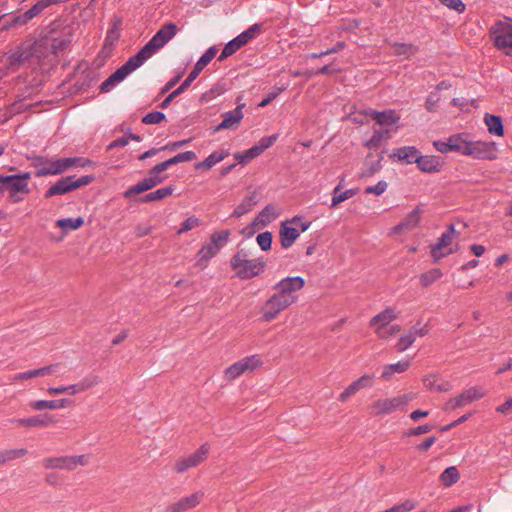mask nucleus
<instances>
[{
	"instance_id": "f257e3e1",
	"label": "nucleus",
	"mask_w": 512,
	"mask_h": 512,
	"mask_svg": "<svg viewBox=\"0 0 512 512\" xmlns=\"http://www.w3.org/2000/svg\"><path fill=\"white\" fill-rule=\"evenodd\" d=\"M305 285L300 276L286 277L273 286L274 293L264 302L260 313L264 322H270L298 300V292Z\"/></svg>"
},
{
	"instance_id": "f03ea898",
	"label": "nucleus",
	"mask_w": 512,
	"mask_h": 512,
	"mask_svg": "<svg viewBox=\"0 0 512 512\" xmlns=\"http://www.w3.org/2000/svg\"><path fill=\"white\" fill-rule=\"evenodd\" d=\"M31 174L29 172L7 175H0V193H7L8 200L11 203L22 202L30 193L29 180Z\"/></svg>"
},
{
	"instance_id": "7ed1b4c3",
	"label": "nucleus",
	"mask_w": 512,
	"mask_h": 512,
	"mask_svg": "<svg viewBox=\"0 0 512 512\" xmlns=\"http://www.w3.org/2000/svg\"><path fill=\"white\" fill-rule=\"evenodd\" d=\"M230 264L238 278L251 279L264 271L266 262L263 258L249 259L248 253L242 249L233 255Z\"/></svg>"
},
{
	"instance_id": "20e7f679",
	"label": "nucleus",
	"mask_w": 512,
	"mask_h": 512,
	"mask_svg": "<svg viewBox=\"0 0 512 512\" xmlns=\"http://www.w3.org/2000/svg\"><path fill=\"white\" fill-rule=\"evenodd\" d=\"M177 26L172 23H166L161 29L138 51L134 57L141 65L152 57L159 49L164 47L177 33Z\"/></svg>"
},
{
	"instance_id": "39448f33",
	"label": "nucleus",
	"mask_w": 512,
	"mask_h": 512,
	"mask_svg": "<svg viewBox=\"0 0 512 512\" xmlns=\"http://www.w3.org/2000/svg\"><path fill=\"white\" fill-rule=\"evenodd\" d=\"M217 49L216 47H210L207 51L199 58V60L194 65L192 71L189 73L188 77L182 82V84L171 92L160 104V107L166 109L170 103L180 94H182L191 83L198 77L200 72L212 61V59L216 56Z\"/></svg>"
},
{
	"instance_id": "423d86ee",
	"label": "nucleus",
	"mask_w": 512,
	"mask_h": 512,
	"mask_svg": "<svg viewBox=\"0 0 512 512\" xmlns=\"http://www.w3.org/2000/svg\"><path fill=\"white\" fill-rule=\"evenodd\" d=\"M230 235V230L212 233L210 241L204 244L196 255V266L205 269L209 260L215 257L228 242Z\"/></svg>"
},
{
	"instance_id": "0eeeda50",
	"label": "nucleus",
	"mask_w": 512,
	"mask_h": 512,
	"mask_svg": "<svg viewBox=\"0 0 512 512\" xmlns=\"http://www.w3.org/2000/svg\"><path fill=\"white\" fill-rule=\"evenodd\" d=\"M413 400V395L403 394L392 398L378 399L371 404V413L374 416H383L403 410Z\"/></svg>"
},
{
	"instance_id": "6e6552de",
	"label": "nucleus",
	"mask_w": 512,
	"mask_h": 512,
	"mask_svg": "<svg viewBox=\"0 0 512 512\" xmlns=\"http://www.w3.org/2000/svg\"><path fill=\"white\" fill-rule=\"evenodd\" d=\"M93 180L94 176L92 175H85L78 179H75L73 176L63 177L45 192V197L51 198L56 195L66 194L70 191L90 184Z\"/></svg>"
},
{
	"instance_id": "1a4fd4ad",
	"label": "nucleus",
	"mask_w": 512,
	"mask_h": 512,
	"mask_svg": "<svg viewBox=\"0 0 512 512\" xmlns=\"http://www.w3.org/2000/svg\"><path fill=\"white\" fill-rule=\"evenodd\" d=\"M163 171L158 165H155L148 173V176L137 184L129 187L123 194L124 198H131L133 195L146 192L159 184L163 183L167 179V175L162 174Z\"/></svg>"
},
{
	"instance_id": "9d476101",
	"label": "nucleus",
	"mask_w": 512,
	"mask_h": 512,
	"mask_svg": "<svg viewBox=\"0 0 512 512\" xmlns=\"http://www.w3.org/2000/svg\"><path fill=\"white\" fill-rule=\"evenodd\" d=\"M87 464L88 457L86 455L47 457L42 460V465L45 469H65L71 471L78 466H85Z\"/></svg>"
},
{
	"instance_id": "9b49d317",
	"label": "nucleus",
	"mask_w": 512,
	"mask_h": 512,
	"mask_svg": "<svg viewBox=\"0 0 512 512\" xmlns=\"http://www.w3.org/2000/svg\"><path fill=\"white\" fill-rule=\"evenodd\" d=\"M141 66L135 57H130L121 67L112 73L100 86L103 93L109 92L117 83L123 81L129 74Z\"/></svg>"
},
{
	"instance_id": "f8f14e48",
	"label": "nucleus",
	"mask_w": 512,
	"mask_h": 512,
	"mask_svg": "<svg viewBox=\"0 0 512 512\" xmlns=\"http://www.w3.org/2000/svg\"><path fill=\"white\" fill-rule=\"evenodd\" d=\"M209 450L210 446L207 443L202 444L194 453L176 460L174 470L181 474L188 469L199 466L207 459Z\"/></svg>"
},
{
	"instance_id": "ddd939ff",
	"label": "nucleus",
	"mask_w": 512,
	"mask_h": 512,
	"mask_svg": "<svg viewBox=\"0 0 512 512\" xmlns=\"http://www.w3.org/2000/svg\"><path fill=\"white\" fill-rule=\"evenodd\" d=\"M262 363L263 362L258 355L245 357L225 370V379L227 381H233L240 375L251 372L260 367Z\"/></svg>"
},
{
	"instance_id": "4468645a",
	"label": "nucleus",
	"mask_w": 512,
	"mask_h": 512,
	"mask_svg": "<svg viewBox=\"0 0 512 512\" xmlns=\"http://www.w3.org/2000/svg\"><path fill=\"white\" fill-rule=\"evenodd\" d=\"M490 37L494 45L499 49L512 48V25L504 22L497 21L490 28Z\"/></svg>"
},
{
	"instance_id": "2eb2a0df",
	"label": "nucleus",
	"mask_w": 512,
	"mask_h": 512,
	"mask_svg": "<svg viewBox=\"0 0 512 512\" xmlns=\"http://www.w3.org/2000/svg\"><path fill=\"white\" fill-rule=\"evenodd\" d=\"M496 144L484 141H466L464 154L477 159H493L495 157Z\"/></svg>"
},
{
	"instance_id": "dca6fc26",
	"label": "nucleus",
	"mask_w": 512,
	"mask_h": 512,
	"mask_svg": "<svg viewBox=\"0 0 512 512\" xmlns=\"http://www.w3.org/2000/svg\"><path fill=\"white\" fill-rule=\"evenodd\" d=\"M455 234L454 225H450L448 229L439 238V241L431 248V256L434 261H439L441 258L452 254L454 252L451 244Z\"/></svg>"
},
{
	"instance_id": "f3484780",
	"label": "nucleus",
	"mask_w": 512,
	"mask_h": 512,
	"mask_svg": "<svg viewBox=\"0 0 512 512\" xmlns=\"http://www.w3.org/2000/svg\"><path fill=\"white\" fill-rule=\"evenodd\" d=\"M204 493L197 491L168 504L162 512H187L197 507L202 501Z\"/></svg>"
},
{
	"instance_id": "a211bd4d",
	"label": "nucleus",
	"mask_w": 512,
	"mask_h": 512,
	"mask_svg": "<svg viewBox=\"0 0 512 512\" xmlns=\"http://www.w3.org/2000/svg\"><path fill=\"white\" fill-rule=\"evenodd\" d=\"M397 318L395 310L391 307H387L385 310L375 315L370 320V327H376L375 333L379 338L387 339L386 327L390 322Z\"/></svg>"
},
{
	"instance_id": "6ab92c4d",
	"label": "nucleus",
	"mask_w": 512,
	"mask_h": 512,
	"mask_svg": "<svg viewBox=\"0 0 512 512\" xmlns=\"http://www.w3.org/2000/svg\"><path fill=\"white\" fill-rule=\"evenodd\" d=\"M241 97L237 98V107L231 111H228L223 114V120L222 122L216 126L214 131H220L224 129H236L241 120L244 117V114L242 112V109L245 107L244 103H240Z\"/></svg>"
},
{
	"instance_id": "aec40b11",
	"label": "nucleus",
	"mask_w": 512,
	"mask_h": 512,
	"mask_svg": "<svg viewBox=\"0 0 512 512\" xmlns=\"http://www.w3.org/2000/svg\"><path fill=\"white\" fill-rule=\"evenodd\" d=\"M300 221V216H294L291 220H287L281 223L280 226V241L283 248L287 249L293 245V243L299 237V232L296 227H292L291 224H295Z\"/></svg>"
},
{
	"instance_id": "412c9836",
	"label": "nucleus",
	"mask_w": 512,
	"mask_h": 512,
	"mask_svg": "<svg viewBox=\"0 0 512 512\" xmlns=\"http://www.w3.org/2000/svg\"><path fill=\"white\" fill-rule=\"evenodd\" d=\"M14 424L25 427L46 428L57 422V419L51 414H42L28 418L16 419Z\"/></svg>"
},
{
	"instance_id": "4be33fe9",
	"label": "nucleus",
	"mask_w": 512,
	"mask_h": 512,
	"mask_svg": "<svg viewBox=\"0 0 512 512\" xmlns=\"http://www.w3.org/2000/svg\"><path fill=\"white\" fill-rule=\"evenodd\" d=\"M60 370L59 364H53L46 367H42L39 369H33L21 373H17L13 376V381H31L35 379L36 377L45 376L49 374L56 373Z\"/></svg>"
},
{
	"instance_id": "5701e85b",
	"label": "nucleus",
	"mask_w": 512,
	"mask_h": 512,
	"mask_svg": "<svg viewBox=\"0 0 512 512\" xmlns=\"http://www.w3.org/2000/svg\"><path fill=\"white\" fill-rule=\"evenodd\" d=\"M420 152L414 146H405L394 149L390 157L394 160L412 164L417 163Z\"/></svg>"
},
{
	"instance_id": "b1692460",
	"label": "nucleus",
	"mask_w": 512,
	"mask_h": 512,
	"mask_svg": "<svg viewBox=\"0 0 512 512\" xmlns=\"http://www.w3.org/2000/svg\"><path fill=\"white\" fill-rule=\"evenodd\" d=\"M72 400L67 397L55 399V400H39L33 401L30 403V407L37 411H42L46 409H60L70 406L72 404Z\"/></svg>"
},
{
	"instance_id": "393cba45",
	"label": "nucleus",
	"mask_w": 512,
	"mask_h": 512,
	"mask_svg": "<svg viewBox=\"0 0 512 512\" xmlns=\"http://www.w3.org/2000/svg\"><path fill=\"white\" fill-rule=\"evenodd\" d=\"M485 394H486V391H483L477 387H471V388L467 389L466 391H464L459 396H457L455 399H453L452 407L457 408V407L467 405V404L483 397Z\"/></svg>"
},
{
	"instance_id": "a878e982",
	"label": "nucleus",
	"mask_w": 512,
	"mask_h": 512,
	"mask_svg": "<svg viewBox=\"0 0 512 512\" xmlns=\"http://www.w3.org/2000/svg\"><path fill=\"white\" fill-rule=\"evenodd\" d=\"M421 214L422 210L419 207L414 208L404 220L393 228V233L414 229L420 222Z\"/></svg>"
},
{
	"instance_id": "bb28decb",
	"label": "nucleus",
	"mask_w": 512,
	"mask_h": 512,
	"mask_svg": "<svg viewBox=\"0 0 512 512\" xmlns=\"http://www.w3.org/2000/svg\"><path fill=\"white\" fill-rule=\"evenodd\" d=\"M66 170H68V169H67L65 158H61V159H56L53 161L49 160L48 164L37 169L35 174L37 177H43V176H47V175L61 174Z\"/></svg>"
},
{
	"instance_id": "cd10ccee",
	"label": "nucleus",
	"mask_w": 512,
	"mask_h": 512,
	"mask_svg": "<svg viewBox=\"0 0 512 512\" xmlns=\"http://www.w3.org/2000/svg\"><path fill=\"white\" fill-rule=\"evenodd\" d=\"M259 202V194L257 191L249 193L242 202L234 209L232 216L241 217L247 212L251 211L252 208Z\"/></svg>"
},
{
	"instance_id": "c85d7f7f",
	"label": "nucleus",
	"mask_w": 512,
	"mask_h": 512,
	"mask_svg": "<svg viewBox=\"0 0 512 512\" xmlns=\"http://www.w3.org/2000/svg\"><path fill=\"white\" fill-rule=\"evenodd\" d=\"M365 115L371 116L380 125H392L399 120V116L394 110L379 112L370 109L365 112Z\"/></svg>"
},
{
	"instance_id": "c756f323",
	"label": "nucleus",
	"mask_w": 512,
	"mask_h": 512,
	"mask_svg": "<svg viewBox=\"0 0 512 512\" xmlns=\"http://www.w3.org/2000/svg\"><path fill=\"white\" fill-rule=\"evenodd\" d=\"M279 216V212L273 205H266L253 221V225H261L263 227L270 224Z\"/></svg>"
},
{
	"instance_id": "7c9ffc66",
	"label": "nucleus",
	"mask_w": 512,
	"mask_h": 512,
	"mask_svg": "<svg viewBox=\"0 0 512 512\" xmlns=\"http://www.w3.org/2000/svg\"><path fill=\"white\" fill-rule=\"evenodd\" d=\"M417 166L421 171L427 173L439 171L441 166L440 158L437 156L419 155Z\"/></svg>"
},
{
	"instance_id": "2f4dec72",
	"label": "nucleus",
	"mask_w": 512,
	"mask_h": 512,
	"mask_svg": "<svg viewBox=\"0 0 512 512\" xmlns=\"http://www.w3.org/2000/svg\"><path fill=\"white\" fill-rule=\"evenodd\" d=\"M383 156L378 154L374 157L369 154L365 160L364 167L361 173V177H371L381 169V161Z\"/></svg>"
},
{
	"instance_id": "473e14b6",
	"label": "nucleus",
	"mask_w": 512,
	"mask_h": 512,
	"mask_svg": "<svg viewBox=\"0 0 512 512\" xmlns=\"http://www.w3.org/2000/svg\"><path fill=\"white\" fill-rule=\"evenodd\" d=\"M196 157L197 156H196L195 152L186 151V152L179 153V154L175 155L174 157L169 158L166 161L158 163L157 165L164 172L172 165L182 163V162L192 161V160L196 159Z\"/></svg>"
},
{
	"instance_id": "72a5a7b5",
	"label": "nucleus",
	"mask_w": 512,
	"mask_h": 512,
	"mask_svg": "<svg viewBox=\"0 0 512 512\" xmlns=\"http://www.w3.org/2000/svg\"><path fill=\"white\" fill-rule=\"evenodd\" d=\"M408 367L409 361H401L396 364L385 366L381 374V380L384 382L393 381L392 374L402 373L406 371Z\"/></svg>"
},
{
	"instance_id": "f704fd0d",
	"label": "nucleus",
	"mask_w": 512,
	"mask_h": 512,
	"mask_svg": "<svg viewBox=\"0 0 512 512\" xmlns=\"http://www.w3.org/2000/svg\"><path fill=\"white\" fill-rule=\"evenodd\" d=\"M484 122L490 134L496 136H503L504 128L502 119L499 116L486 114L484 117Z\"/></svg>"
},
{
	"instance_id": "c9c22d12",
	"label": "nucleus",
	"mask_w": 512,
	"mask_h": 512,
	"mask_svg": "<svg viewBox=\"0 0 512 512\" xmlns=\"http://www.w3.org/2000/svg\"><path fill=\"white\" fill-rule=\"evenodd\" d=\"M173 192H174V186L169 185V186L159 188L153 192H150V193L144 195L143 197L140 198V201L143 203L160 201V200L172 195Z\"/></svg>"
},
{
	"instance_id": "e433bc0d",
	"label": "nucleus",
	"mask_w": 512,
	"mask_h": 512,
	"mask_svg": "<svg viewBox=\"0 0 512 512\" xmlns=\"http://www.w3.org/2000/svg\"><path fill=\"white\" fill-rule=\"evenodd\" d=\"M262 31V25L261 24H253L250 26L247 30L243 31L241 34H239L236 38L237 42L239 43L240 47H243L246 45L249 41L252 39H255L260 35Z\"/></svg>"
},
{
	"instance_id": "4c0bfd02",
	"label": "nucleus",
	"mask_w": 512,
	"mask_h": 512,
	"mask_svg": "<svg viewBox=\"0 0 512 512\" xmlns=\"http://www.w3.org/2000/svg\"><path fill=\"white\" fill-rule=\"evenodd\" d=\"M229 155L228 151H216L210 154L204 161L196 164V169L204 168L211 169L214 165L224 160Z\"/></svg>"
},
{
	"instance_id": "58836bf2",
	"label": "nucleus",
	"mask_w": 512,
	"mask_h": 512,
	"mask_svg": "<svg viewBox=\"0 0 512 512\" xmlns=\"http://www.w3.org/2000/svg\"><path fill=\"white\" fill-rule=\"evenodd\" d=\"M460 479V473L457 467L450 466L446 468L440 475L439 480L445 487H450L457 483Z\"/></svg>"
},
{
	"instance_id": "ea45409f",
	"label": "nucleus",
	"mask_w": 512,
	"mask_h": 512,
	"mask_svg": "<svg viewBox=\"0 0 512 512\" xmlns=\"http://www.w3.org/2000/svg\"><path fill=\"white\" fill-rule=\"evenodd\" d=\"M58 3V0H40L35 5H33L30 9H28L25 14L26 18L32 20L34 17L39 15L45 8L48 6Z\"/></svg>"
},
{
	"instance_id": "a19ab883",
	"label": "nucleus",
	"mask_w": 512,
	"mask_h": 512,
	"mask_svg": "<svg viewBox=\"0 0 512 512\" xmlns=\"http://www.w3.org/2000/svg\"><path fill=\"white\" fill-rule=\"evenodd\" d=\"M84 223V219L82 217L77 218H63L59 219L56 222V225L63 230H77Z\"/></svg>"
},
{
	"instance_id": "79ce46f5",
	"label": "nucleus",
	"mask_w": 512,
	"mask_h": 512,
	"mask_svg": "<svg viewBox=\"0 0 512 512\" xmlns=\"http://www.w3.org/2000/svg\"><path fill=\"white\" fill-rule=\"evenodd\" d=\"M442 276V271L439 268L431 269L420 275V282L424 287H428Z\"/></svg>"
},
{
	"instance_id": "37998d69",
	"label": "nucleus",
	"mask_w": 512,
	"mask_h": 512,
	"mask_svg": "<svg viewBox=\"0 0 512 512\" xmlns=\"http://www.w3.org/2000/svg\"><path fill=\"white\" fill-rule=\"evenodd\" d=\"M260 155L259 149L256 146L251 147L245 152H237L234 154L235 159L240 164H247L252 159L258 157Z\"/></svg>"
},
{
	"instance_id": "c03bdc74",
	"label": "nucleus",
	"mask_w": 512,
	"mask_h": 512,
	"mask_svg": "<svg viewBox=\"0 0 512 512\" xmlns=\"http://www.w3.org/2000/svg\"><path fill=\"white\" fill-rule=\"evenodd\" d=\"M80 391L81 389L77 388V386H56L50 387L48 389V394L73 396L79 393Z\"/></svg>"
},
{
	"instance_id": "a18cd8bd",
	"label": "nucleus",
	"mask_w": 512,
	"mask_h": 512,
	"mask_svg": "<svg viewBox=\"0 0 512 512\" xmlns=\"http://www.w3.org/2000/svg\"><path fill=\"white\" fill-rule=\"evenodd\" d=\"M389 133L387 130H375L369 141L366 142V147L369 149L378 148L384 138H388Z\"/></svg>"
},
{
	"instance_id": "49530a36",
	"label": "nucleus",
	"mask_w": 512,
	"mask_h": 512,
	"mask_svg": "<svg viewBox=\"0 0 512 512\" xmlns=\"http://www.w3.org/2000/svg\"><path fill=\"white\" fill-rule=\"evenodd\" d=\"M240 45L237 42L236 38L229 41L223 48L221 54L218 57V61H224L227 57L233 55L240 49Z\"/></svg>"
},
{
	"instance_id": "de8ad7c7",
	"label": "nucleus",
	"mask_w": 512,
	"mask_h": 512,
	"mask_svg": "<svg viewBox=\"0 0 512 512\" xmlns=\"http://www.w3.org/2000/svg\"><path fill=\"white\" fill-rule=\"evenodd\" d=\"M447 142L451 151L459 152L462 155L464 154L466 140L456 135L449 137Z\"/></svg>"
},
{
	"instance_id": "09e8293b",
	"label": "nucleus",
	"mask_w": 512,
	"mask_h": 512,
	"mask_svg": "<svg viewBox=\"0 0 512 512\" xmlns=\"http://www.w3.org/2000/svg\"><path fill=\"white\" fill-rule=\"evenodd\" d=\"M417 506V502L411 499L405 500L403 503L395 505L384 512H409Z\"/></svg>"
},
{
	"instance_id": "8fccbe9b",
	"label": "nucleus",
	"mask_w": 512,
	"mask_h": 512,
	"mask_svg": "<svg viewBox=\"0 0 512 512\" xmlns=\"http://www.w3.org/2000/svg\"><path fill=\"white\" fill-rule=\"evenodd\" d=\"M200 219L196 216L188 217L182 224L179 230L177 231V234H183L186 233L200 225Z\"/></svg>"
},
{
	"instance_id": "3c124183",
	"label": "nucleus",
	"mask_w": 512,
	"mask_h": 512,
	"mask_svg": "<svg viewBox=\"0 0 512 512\" xmlns=\"http://www.w3.org/2000/svg\"><path fill=\"white\" fill-rule=\"evenodd\" d=\"M164 119H165V114H164L163 112H160V111H153V112H150V113L146 114V115L142 118V122H143L144 124L152 125V124H159V123H161Z\"/></svg>"
},
{
	"instance_id": "603ef678",
	"label": "nucleus",
	"mask_w": 512,
	"mask_h": 512,
	"mask_svg": "<svg viewBox=\"0 0 512 512\" xmlns=\"http://www.w3.org/2000/svg\"><path fill=\"white\" fill-rule=\"evenodd\" d=\"M257 243L263 251H267L271 248L272 234L269 231L258 234Z\"/></svg>"
},
{
	"instance_id": "864d4df0",
	"label": "nucleus",
	"mask_w": 512,
	"mask_h": 512,
	"mask_svg": "<svg viewBox=\"0 0 512 512\" xmlns=\"http://www.w3.org/2000/svg\"><path fill=\"white\" fill-rule=\"evenodd\" d=\"M6 459L8 462L23 458L28 454V450L26 448H14L4 450Z\"/></svg>"
},
{
	"instance_id": "5fc2aeb1",
	"label": "nucleus",
	"mask_w": 512,
	"mask_h": 512,
	"mask_svg": "<svg viewBox=\"0 0 512 512\" xmlns=\"http://www.w3.org/2000/svg\"><path fill=\"white\" fill-rule=\"evenodd\" d=\"M415 341V338L409 334L408 332L401 336L396 344V349L399 352L405 351L408 347H410Z\"/></svg>"
},
{
	"instance_id": "6e6d98bb",
	"label": "nucleus",
	"mask_w": 512,
	"mask_h": 512,
	"mask_svg": "<svg viewBox=\"0 0 512 512\" xmlns=\"http://www.w3.org/2000/svg\"><path fill=\"white\" fill-rule=\"evenodd\" d=\"M356 194V191L353 189H348L344 192L339 193V195H336L335 197H332L331 201V208H335L338 206L341 202L353 197Z\"/></svg>"
},
{
	"instance_id": "4d7b16f0",
	"label": "nucleus",
	"mask_w": 512,
	"mask_h": 512,
	"mask_svg": "<svg viewBox=\"0 0 512 512\" xmlns=\"http://www.w3.org/2000/svg\"><path fill=\"white\" fill-rule=\"evenodd\" d=\"M65 161H66L67 169H69L73 166L86 167V166L93 164V162L91 160L83 158V157L65 158Z\"/></svg>"
},
{
	"instance_id": "13d9d810",
	"label": "nucleus",
	"mask_w": 512,
	"mask_h": 512,
	"mask_svg": "<svg viewBox=\"0 0 512 512\" xmlns=\"http://www.w3.org/2000/svg\"><path fill=\"white\" fill-rule=\"evenodd\" d=\"M441 4L449 9L455 10L458 13H463L466 9V5L462 0H439Z\"/></svg>"
},
{
	"instance_id": "bf43d9fd",
	"label": "nucleus",
	"mask_w": 512,
	"mask_h": 512,
	"mask_svg": "<svg viewBox=\"0 0 512 512\" xmlns=\"http://www.w3.org/2000/svg\"><path fill=\"white\" fill-rule=\"evenodd\" d=\"M26 58H27V56L25 55V52H23V51H15V52L11 53L8 56L9 66L13 67V66H16V65H20V64H22L24 62V60Z\"/></svg>"
},
{
	"instance_id": "052dcab7",
	"label": "nucleus",
	"mask_w": 512,
	"mask_h": 512,
	"mask_svg": "<svg viewBox=\"0 0 512 512\" xmlns=\"http://www.w3.org/2000/svg\"><path fill=\"white\" fill-rule=\"evenodd\" d=\"M387 187H388V184L385 181H379L374 186H368L365 189V193L366 194H374V195L379 196L386 191Z\"/></svg>"
},
{
	"instance_id": "680f3d73",
	"label": "nucleus",
	"mask_w": 512,
	"mask_h": 512,
	"mask_svg": "<svg viewBox=\"0 0 512 512\" xmlns=\"http://www.w3.org/2000/svg\"><path fill=\"white\" fill-rule=\"evenodd\" d=\"M277 140L276 135H271L269 137H264L259 141L258 145H255L256 148L259 149L260 154L264 152L267 148L271 147L274 142Z\"/></svg>"
},
{
	"instance_id": "e2e57ef3",
	"label": "nucleus",
	"mask_w": 512,
	"mask_h": 512,
	"mask_svg": "<svg viewBox=\"0 0 512 512\" xmlns=\"http://www.w3.org/2000/svg\"><path fill=\"white\" fill-rule=\"evenodd\" d=\"M432 429H433V425L424 424V425H420L416 428L408 430L406 432V435L407 436H419V435L426 434V433L430 432Z\"/></svg>"
},
{
	"instance_id": "0e129e2a",
	"label": "nucleus",
	"mask_w": 512,
	"mask_h": 512,
	"mask_svg": "<svg viewBox=\"0 0 512 512\" xmlns=\"http://www.w3.org/2000/svg\"><path fill=\"white\" fill-rule=\"evenodd\" d=\"M417 51V47L412 44H396L395 45V53L398 55L401 54H414Z\"/></svg>"
},
{
	"instance_id": "69168bd1",
	"label": "nucleus",
	"mask_w": 512,
	"mask_h": 512,
	"mask_svg": "<svg viewBox=\"0 0 512 512\" xmlns=\"http://www.w3.org/2000/svg\"><path fill=\"white\" fill-rule=\"evenodd\" d=\"M439 96L437 93H431L425 103L426 109L430 112H433L437 108V104L439 102Z\"/></svg>"
},
{
	"instance_id": "338daca9",
	"label": "nucleus",
	"mask_w": 512,
	"mask_h": 512,
	"mask_svg": "<svg viewBox=\"0 0 512 512\" xmlns=\"http://www.w3.org/2000/svg\"><path fill=\"white\" fill-rule=\"evenodd\" d=\"M409 334H411L415 339L416 337H423L428 333V329L426 325L420 326L418 323L414 326H412L409 331Z\"/></svg>"
},
{
	"instance_id": "774afa93",
	"label": "nucleus",
	"mask_w": 512,
	"mask_h": 512,
	"mask_svg": "<svg viewBox=\"0 0 512 512\" xmlns=\"http://www.w3.org/2000/svg\"><path fill=\"white\" fill-rule=\"evenodd\" d=\"M438 381H444V380L440 374L435 373V372L428 373L423 377L424 384L432 385Z\"/></svg>"
}]
</instances>
